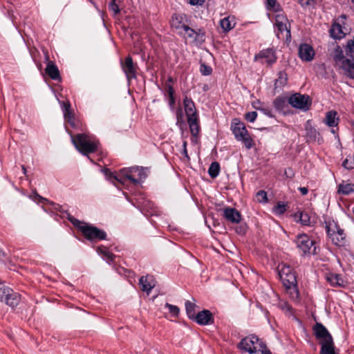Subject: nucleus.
Segmentation results:
<instances>
[{
    "instance_id": "obj_1",
    "label": "nucleus",
    "mask_w": 354,
    "mask_h": 354,
    "mask_svg": "<svg viewBox=\"0 0 354 354\" xmlns=\"http://www.w3.org/2000/svg\"><path fill=\"white\" fill-rule=\"evenodd\" d=\"M68 133L77 150L93 162L88 155L97 151L100 145L98 140L86 133H78L76 136H73L71 132Z\"/></svg>"
},
{
    "instance_id": "obj_2",
    "label": "nucleus",
    "mask_w": 354,
    "mask_h": 354,
    "mask_svg": "<svg viewBox=\"0 0 354 354\" xmlns=\"http://www.w3.org/2000/svg\"><path fill=\"white\" fill-rule=\"evenodd\" d=\"M68 221L77 227L83 234V236L90 241H96L105 240L106 233L98 227L91 225L88 223L79 221L71 215L68 216Z\"/></svg>"
},
{
    "instance_id": "obj_3",
    "label": "nucleus",
    "mask_w": 354,
    "mask_h": 354,
    "mask_svg": "<svg viewBox=\"0 0 354 354\" xmlns=\"http://www.w3.org/2000/svg\"><path fill=\"white\" fill-rule=\"evenodd\" d=\"M331 57L335 65L342 70L344 75L354 80V59L345 55L344 51L340 46H335Z\"/></svg>"
},
{
    "instance_id": "obj_4",
    "label": "nucleus",
    "mask_w": 354,
    "mask_h": 354,
    "mask_svg": "<svg viewBox=\"0 0 354 354\" xmlns=\"http://www.w3.org/2000/svg\"><path fill=\"white\" fill-rule=\"evenodd\" d=\"M238 348L250 354H263L266 351V344L255 335H250L243 338Z\"/></svg>"
},
{
    "instance_id": "obj_5",
    "label": "nucleus",
    "mask_w": 354,
    "mask_h": 354,
    "mask_svg": "<svg viewBox=\"0 0 354 354\" xmlns=\"http://www.w3.org/2000/svg\"><path fill=\"white\" fill-rule=\"evenodd\" d=\"M326 230L332 242L338 246L345 243V234L343 229L334 221L326 223Z\"/></svg>"
},
{
    "instance_id": "obj_6",
    "label": "nucleus",
    "mask_w": 354,
    "mask_h": 354,
    "mask_svg": "<svg viewBox=\"0 0 354 354\" xmlns=\"http://www.w3.org/2000/svg\"><path fill=\"white\" fill-rule=\"evenodd\" d=\"M297 248L303 254L316 253L315 241L306 234H298L295 241Z\"/></svg>"
},
{
    "instance_id": "obj_7",
    "label": "nucleus",
    "mask_w": 354,
    "mask_h": 354,
    "mask_svg": "<svg viewBox=\"0 0 354 354\" xmlns=\"http://www.w3.org/2000/svg\"><path fill=\"white\" fill-rule=\"evenodd\" d=\"M123 181L127 179L133 184L140 183L147 177L145 170L142 167H133L121 171Z\"/></svg>"
},
{
    "instance_id": "obj_8",
    "label": "nucleus",
    "mask_w": 354,
    "mask_h": 354,
    "mask_svg": "<svg viewBox=\"0 0 354 354\" xmlns=\"http://www.w3.org/2000/svg\"><path fill=\"white\" fill-rule=\"evenodd\" d=\"M20 296L18 293L7 286L0 284V301L5 302L7 305L14 308L18 305Z\"/></svg>"
},
{
    "instance_id": "obj_9",
    "label": "nucleus",
    "mask_w": 354,
    "mask_h": 354,
    "mask_svg": "<svg viewBox=\"0 0 354 354\" xmlns=\"http://www.w3.org/2000/svg\"><path fill=\"white\" fill-rule=\"evenodd\" d=\"M279 274L283 286L297 285V277L291 267L285 263L279 266Z\"/></svg>"
},
{
    "instance_id": "obj_10",
    "label": "nucleus",
    "mask_w": 354,
    "mask_h": 354,
    "mask_svg": "<svg viewBox=\"0 0 354 354\" xmlns=\"http://www.w3.org/2000/svg\"><path fill=\"white\" fill-rule=\"evenodd\" d=\"M288 103L294 108L303 111L309 109L311 105V100L308 95L295 93L292 95L288 100Z\"/></svg>"
},
{
    "instance_id": "obj_11",
    "label": "nucleus",
    "mask_w": 354,
    "mask_h": 354,
    "mask_svg": "<svg viewBox=\"0 0 354 354\" xmlns=\"http://www.w3.org/2000/svg\"><path fill=\"white\" fill-rule=\"evenodd\" d=\"M277 59L276 51L273 48L263 49L254 56V61L261 62L262 64L271 66L274 64Z\"/></svg>"
},
{
    "instance_id": "obj_12",
    "label": "nucleus",
    "mask_w": 354,
    "mask_h": 354,
    "mask_svg": "<svg viewBox=\"0 0 354 354\" xmlns=\"http://www.w3.org/2000/svg\"><path fill=\"white\" fill-rule=\"evenodd\" d=\"M121 66L129 81L136 77L138 66L136 64L133 63L131 57L128 56L124 61H122Z\"/></svg>"
},
{
    "instance_id": "obj_13",
    "label": "nucleus",
    "mask_w": 354,
    "mask_h": 354,
    "mask_svg": "<svg viewBox=\"0 0 354 354\" xmlns=\"http://www.w3.org/2000/svg\"><path fill=\"white\" fill-rule=\"evenodd\" d=\"M346 19V16L342 15L340 18L335 20L332 24L331 27L329 30L330 36L335 39H341L346 36V32L343 30L342 23V19Z\"/></svg>"
},
{
    "instance_id": "obj_14",
    "label": "nucleus",
    "mask_w": 354,
    "mask_h": 354,
    "mask_svg": "<svg viewBox=\"0 0 354 354\" xmlns=\"http://www.w3.org/2000/svg\"><path fill=\"white\" fill-rule=\"evenodd\" d=\"M275 25L277 28L278 32L277 36L279 38L280 34H283L286 32V39H289L291 37L290 35V25L288 24V19L282 15H277L275 17Z\"/></svg>"
},
{
    "instance_id": "obj_15",
    "label": "nucleus",
    "mask_w": 354,
    "mask_h": 354,
    "mask_svg": "<svg viewBox=\"0 0 354 354\" xmlns=\"http://www.w3.org/2000/svg\"><path fill=\"white\" fill-rule=\"evenodd\" d=\"M172 28L178 31V34L183 35V30L188 26L186 15L183 13H175L173 15L171 21Z\"/></svg>"
},
{
    "instance_id": "obj_16",
    "label": "nucleus",
    "mask_w": 354,
    "mask_h": 354,
    "mask_svg": "<svg viewBox=\"0 0 354 354\" xmlns=\"http://www.w3.org/2000/svg\"><path fill=\"white\" fill-rule=\"evenodd\" d=\"M185 39H191L194 41L203 43L205 41V32L201 29L196 30L189 26L183 30V35Z\"/></svg>"
},
{
    "instance_id": "obj_17",
    "label": "nucleus",
    "mask_w": 354,
    "mask_h": 354,
    "mask_svg": "<svg viewBox=\"0 0 354 354\" xmlns=\"http://www.w3.org/2000/svg\"><path fill=\"white\" fill-rule=\"evenodd\" d=\"M316 339L324 342L333 338L327 328L321 323L317 322L313 328Z\"/></svg>"
},
{
    "instance_id": "obj_18",
    "label": "nucleus",
    "mask_w": 354,
    "mask_h": 354,
    "mask_svg": "<svg viewBox=\"0 0 354 354\" xmlns=\"http://www.w3.org/2000/svg\"><path fill=\"white\" fill-rule=\"evenodd\" d=\"M299 56L304 62H310L315 57V50L310 44H301L299 47Z\"/></svg>"
},
{
    "instance_id": "obj_19",
    "label": "nucleus",
    "mask_w": 354,
    "mask_h": 354,
    "mask_svg": "<svg viewBox=\"0 0 354 354\" xmlns=\"http://www.w3.org/2000/svg\"><path fill=\"white\" fill-rule=\"evenodd\" d=\"M199 325H209L214 322V317L209 310H203L198 312L194 319H193Z\"/></svg>"
},
{
    "instance_id": "obj_20",
    "label": "nucleus",
    "mask_w": 354,
    "mask_h": 354,
    "mask_svg": "<svg viewBox=\"0 0 354 354\" xmlns=\"http://www.w3.org/2000/svg\"><path fill=\"white\" fill-rule=\"evenodd\" d=\"M223 216L227 221L232 223H239L241 220L240 212L233 207L224 208Z\"/></svg>"
},
{
    "instance_id": "obj_21",
    "label": "nucleus",
    "mask_w": 354,
    "mask_h": 354,
    "mask_svg": "<svg viewBox=\"0 0 354 354\" xmlns=\"http://www.w3.org/2000/svg\"><path fill=\"white\" fill-rule=\"evenodd\" d=\"M139 285L142 291L149 293L155 287L156 281L151 275L143 276L139 280Z\"/></svg>"
},
{
    "instance_id": "obj_22",
    "label": "nucleus",
    "mask_w": 354,
    "mask_h": 354,
    "mask_svg": "<svg viewBox=\"0 0 354 354\" xmlns=\"http://www.w3.org/2000/svg\"><path fill=\"white\" fill-rule=\"evenodd\" d=\"M231 130L235 138L242 136L243 133H245L248 131L245 124L236 118L232 121Z\"/></svg>"
},
{
    "instance_id": "obj_23",
    "label": "nucleus",
    "mask_w": 354,
    "mask_h": 354,
    "mask_svg": "<svg viewBox=\"0 0 354 354\" xmlns=\"http://www.w3.org/2000/svg\"><path fill=\"white\" fill-rule=\"evenodd\" d=\"M183 106L187 118L198 116L195 104L190 97H185L183 99Z\"/></svg>"
},
{
    "instance_id": "obj_24",
    "label": "nucleus",
    "mask_w": 354,
    "mask_h": 354,
    "mask_svg": "<svg viewBox=\"0 0 354 354\" xmlns=\"http://www.w3.org/2000/svg\"><path fill=\"white\" fill-rule=\"evenodd\" d=\"M319 344L321 345L320 354H336L333 338L326 341L319 342Z\"/></svg>"
},
{
    "instance_id": "obj_25",
    "label": "nucleus",
    "mask_w": 354,
    "mask_h": 354,
    "mask_svg": "<svg viewBox=\"0 0 354 354\" xmlns=\"http://www.w3.org/2000/svg\"><path fill=\"white\" fill-rule=\"evenodd\" d=\"M339 118L335 111H329L326 113L324 122L326 124L330 127H337Z\"/></svg>"
},
{
    "instance_id": "obj_26",
    "label": "nucleus",
    "mask_w": 354,
    "mask_h": 354,
    "mask_svg": "<svg viewBox=\"0 0 354 354\" xmlns=\"http://www.w3.org/2000/svg\"><path fill=\"white\" fill-rule=\"evenodd\" d=\"M235 25V17L233 16H227L220 21V26L225 32H227L233 29Z\"/></svg>"
},
{
    "instance_id": "obj_27",
    "label": "nucleus",
    "mask_w": 354,
    "mask_h": 354,
    "mask_svg": "<svg viewBox=\"0 0 354 354\" xmlns=\"http://www.w3.org/2000/svg\"><path fill=\"white\" fill-rule=\"evenodd\" d=\"M187 123L192 136L196 137L200 132L198 115L187 118Z\"/></svg>"
},
{
    "instance_id": "obj_28",
    "label": "nucleus",
    "mask_w": 354,
    "mask_h": 354,
    "mask_svg": "<svg viewBox=\"0 0 354 354\" xmlns=\"http://www.w3.org/2000/svg\"><path fill=\"white\" fill-rule=\"evenodd\" d=\"M46 73L53 80L60 79V74L57 66L53 62H49L45 69Z\"/></svg>"
},
{
    "instance_id": "obj_29",
    "label": "nucleus",
    "mask_w": 354,
    "mask_h": 354,
    "mask_svg": "<svg viewBox=\"0 0 354 354\" xmlns=\"http://www.w3.org/2000/svg\"><path fill=\"white\" fill-rule=\"evenodd\" d=\"M287 293L289 295L290 298L297 303L299 301V292L297 285L285 286Z\"/></svg>"
},
{
    "instance_id": "obj_30",
    "label": "nucleus",
    "mask_w": 354,
    "mask_h": 354,
    "mask_svg": "<svg viewBox=\"0 0 354 354\" xmlns=\"http://www.w3.org/2000/svg\"><path fill=\"white\" fill-rule=\"evenodd\" d=\"M326 279L332 286H341L344 283V281L340 275L337 274H328L326 277Z\"/></svg>"
},
{
    "instance_id": "obj_31",
    "label": "nucleus",
    "mask_w": 354,
    "mask_h": 354,
    "mask_svg": "<svg viewBox=\"0 0 354 354\" xmlns=\"http://www.w3.org/2000/svg\"><path fill=\"white\" fill-rule=\"evenodd\" d=\"M97 252L99 254L102 255V258L108 263H111L114 261L115 255L110 252L104 246L98 247Z\"/></svg>"
},
{
    "instance_id": "obj_32",
    "label": "nucleus",
    "mask_w": 354,
    "mask_h": 354,
    "mask_svg": "<svg viewBox=\"0 0 354 354\" xmlns=\"http://www.w3.org/2000/svg\"><path fill=\"white\" fill-rule=\"evenodd\" d=\"M337 192L343 195H348L354 192V184L342 183L338 185Z\"/></svg>"
},
{
    "instance_id": "obj_33",
    "label": "nucleus",
    "mask_w": 354,
    "mask_h": 354,
    "mask_svg": "<svg viewBox=\"0 0 354 354\" xmlns=\"http://www.w3.org/2000/svg\"><path fill=\"white\" fill-rule=\"evenodd\" d=\"M277 76L278 77L275 80L274 82L275 88L284 86L288 82V75L285 71H279Z\"/></svg>"
},
{
    "instance_id": "obj_34",
    "label": "nucleus",
    "mask_w": 354,
    "mask_h": 354,
    "mask_svg": "<svg viewBox=\"0 0 354 354\" xmlns=\"http://www.w3.org/2000/svg\"><path fill=\"white\" fill-rule=\"evenodd\" d=\"M342 48L345 55L354 59V35L353 39L348 40L346 44Z\"/></svg>"
},
{
    "instance_id": "obj_35",
    "label": "nucleus",
    "mask_w": 354,
    "mask_h": 354,
    "mask_svg": "<svg viewBox=\"0 0 354 354\" xmlns=\"http://www.w3.org/2000/svg\"><path fill=\"white\" fill-rule=\"evenodd\" d=\"M62 109L64 113V117L66 121L68 120V119L72 118L74 117V115L73 112L71 110V104L68 101L67 102H59Z\"/></svg>"
},
{
    "instance_id": "obj_36",
    "label": "nucleus",
    "mask_w": 354,
    "mask_h": 354,
    "mask_svg": "<svg viewBox=\"0 0 354 354\" xmlns=\"http://www.w3.org/2000/svg\"><path fill=\"white\" fill-rule=\"evenodd\" d=\"M274 107L279 111H282L287 106V102L285 97H277L273 102Z\"/></svg>"
},
{
    "instance_id": "obj_37",
    "label": "nucleus",
    "mask_w": 354,
    "mask_h": 354,
    "mask_svg": "<svg viewBox=\"0 0 354 354\" xmlns=\"http://www.w3.org/2000/svg\"><path fill=\"white\" fill-rule=\"evenodd\" d=\"M195 308H196V304L189 301H187L185 302V310H186V313H187V315L188 316V317L190 319H194V317H196V310H195Z\"/></svg>"
},
{
    "instance_id": "obj_38",
    "label": "nucleus",
    "mask_w": 354,
    "mask_h": 354,
    "mask_svg": "<svg viewBox=\"0 0 354 354\" xmlns=\"http://www.w3.org/2000/svg\"><path fill=\"white\" fill-rule=\"evenodd\" d=\"M220 173V165L218 162H213L209 169L208 174L209 176L212 178H215L218 176Z\"/></svg>"
},
{
    "instance_id": "obj_39",
    "label": "nucleus",
    "mask_w": 354,
    "mask_h": 354,
    "mask_svg": "<svg viewBox=\"0 0 354 354\" xmlns=\"http://www.w3.org/2000/svg\"><path fill=\"white\" fill-rule=\"evenodd\" d=\"M306 139L308 142H313L317 139V136L319 135V133L317 130L312 127H306Z\"/></svg>"
},
{
    "instance_id": "obj_40",
    "label": "nucleus",
    "mask_w": 354,
    "mask_h": 354,
    "mask_svg": "<svg viewBox=\"0 0 354 354\" xmlns=\"http://www.w3.org/2000/svg\"><path fill=\"white\" fill-rule=\"evenodd\" d=\"M342 167L348 170L354 169V156L351 155L347 156V157L342 162Z\"/></svg>"
},
{
    "instance_id": "obj_41",
    "label": "nucleus",
    "mask_w": 354,
    "mask_h": 354,
    "mask_svg": "<svg viewBox=\"0 0 354 354\" xmlns=\"http://www.w3.org/2000/svg\"><path fill=\"white\" fill-rule=\"evenodd\" d=\"M165 306V308H168L169 313L171 315L172 317H176L178 316L180 310L177 306L166 303Z\"/></svg>"
},
{
    "instance_id": "obj_42",
    "label": "nucleus",
    "mask_w": 354,
    "mask_h": 354,
    "mask_svg": "<svg viewBox=\"0 0 354 354\" xmlns=\"http://www.w3.org/2000/svg\"><path fill=\"white\" fill-rule=\"evenodd\" d=\"M104 175L111 180H118V182L123 183L122 176H118L114 175L109 169H104L103 170Z\"/></svg>"
},
{
    "instance_id": "obj_43",
    "label": "nucleus",
    "mask_w": 354,
    "mask_h": 354,
    "mask_svg": "<svg viewBox=\"0 0 354 354\" xmlns=\"http://www.w3.org/2000/svg\"><path fill=\"white\" fill-rule=\"evenodd\" d=\"M109 8L113 12V15L115 16L120 12L119 6L116 3L115 0H112L109 4Z\"/></svg>"
},
{
    "instance_id": "obj_44",
    "label": "nucleus",
    "mask_w": 354,
    "mask_h": 354,
    "mask_svg": "<svg viewBox=\"0 0 354 354\" xmlns=\"http://www.w3.org/2000/svg\"><path fill=\"white\" fill-rule=\"evenodd\" d=\"M299 220L301 223L304 225H309L310 223V216L306 212H301Z\"/></svg>"
},
{
    "instance_id": "obj_45",
    "label": "nucleus",
    "mask_w": 354,
    "mask_h": 354,
    "mask_svg": "<svg viewBox=\"0 0 354 354\" xmlns=\"http://www.w3.org/2000/svg\"><path fill=\"white\" fill-rule=\"evenodd\" d=\"M200 72L203 75H209L212 73V69L210 66L202 63L200 66Z\"/></svg>"
},
{
    "instance_id": "obj_46",
    "label": "nucleus",
    "mask_w": 354,
    "mask_h": 354,
    "mask_svg": "<svg viewBox=\"0 0 354 354\" xmlns=\"http://www.w3.org/2000/svg\"><path fill=\"white\" fill-rule=\"evenodd\" d=\"M286 210V205L281 203H278L277 205L274 207V212L278 215L283 214Z\"/></svg>"
},
{
    "instance_id": "obj_47",
    "label": "nucleus",
    "mask_w": 354,
    "mask_h": 354,
    "mask_svg": "<svg viewBox=\"0 0 354 354\" xmlns=\"http://www.w3.org/2000/svg\"><path fill=\"white\" fill-rule=\"evenodd\" d=\"M257 198L259 203H266L268 201L267 193L263 190H260L257 194Z\"/></svg>"
},
{
    "instance_id": "obj_48",
    "label": "nucleus",
    "mask_w": 354,
    "mask_h": 354,
    "mask_svg": "<svg viewBox=\"0 0 354 354\" xmlns=\"http://www.w3.org/2000/svg\"><path fill=\"white\" fill-rule=\"evenodd\" d=\"M257 117V113L256 111L248 112L245 115V119L250 122H254Z\"/></svg>"
},
{
    "instance_id": "obj_49",
    "label": "nucleus",
    "mask_w": 354,
    "mask_h": 354,
    "mask_svg": "<svg viewBox=\"0 0 354 354\" xmlns=\"http://www.w3.org/2000/svg\"><path fill=\"white\" fill-rule=\"evenodd\" d=\"M242 143L245 145V147L248 149L252 148L255 145L254 141L253 140V139L251 138L250 136L249 137H247L246 139H244V140H243V142H242Z\"/></svg>"
},
{
    "instance_id": "obj_50",
    "label": "nucleus",
    "mask_w": 354,
    "mask_h": 354,
    "mask_svg": "<svg viewBox=\"0 0 354 354\" xmlns=\"http://www.w3.org/2000/svg\"><path fill=\"white\" fill-rule=\"evenodd\" d=\"M257 109L258 110H259L260 111H261L264 115H266L270 118L274 117L272 110L269 107L262 106L261 108H257Z\"/></svg>"
},
{
    "instance_id": "obj_51",
    "label": "nucleus",
    "mask_w": 354,
    "mask_h": 354,
    "mask_svg": "<svg viewBox=\"0 0 354 354\" xmlns=\"http://www.w3.org/2000/svg\"><path fill=\"white\" fill-rule=\"evenodd\" d=\"M187 141L184 140V141H183V151H182V154H183L185 158H187V159H189V156H188V152H187Z\"/></svg>"
},
{
    "instance_id": "obj_52",
    "label": "nucleus",
    "mask_w": 354,
    "mask_h": 354,
    "mask_svg": "<svg viewBox=\"0 0 354 354\" xmlns=\"http://www.w3.org/2000/svg\"><path fill=\"white\" fill-rule=\"evenodd\" d=\"M166 91L169 96L174 95V89L171 84H166Z\"/></svg>"
},
{
    "instance_id": "obj_53",
    "label": "nucleus",
    "mask_w": 354,
    "mask_h": 354,
    "mask_svg": "<svg viewBox=\"0 0 354 354\" xmlns=\"http://www.w3.org/2000/svg\"><path fill=\"white\" fill-rule=\"evenodd\" d=\"M66 122H68L71 125V127L74 129L77 128V122L76 121L75 116L73 117L72 118H70V119H68Z\"/></svg>"
},
{
    "instance_id": "obj_54",
    "label": "nucleus",
    "mask_w": 354,
    "mask_h": 354,
    "mask_svg": "<svg viewBox=\"0 0 354 354\" xmlns=\"http://www.w3.org/2000/svg\"><path fill=\"white\" fill-rule=\"evenodd\" d=\"M276 2H277L276 0H267L268 8L276 10V9H275Z\"/></svg>"
},
{
    "instance_id": "obj_55",
    "label": "nucleus",
    "mask_w": 354,
    "mask_h": 354,
    "mask_svg": "<svg viewBox=\"0 0 354 354\" xmlns=\"http://www.w3.org/2000/svg\"><path fill=\"white\" fill-rule=\"evenodd\" d=\"M176 118H177V122L176 124H178L182 121L183 118V111L181 109H178L176 111Z\"/></svg>"
},
{
    "instance_id": "obj_56",
    "label": "nucleus",
    "mask_w": 354,
    "mask_h": 354,
    "mask_svg": "<svg viewBox=\"0 0 354 354\" xmlns=\"http://www.w3.org/2000/svg\"><path fill=\"white\" fill-rule=\"evenodd\" d=\"M187 1L191 5H193V6H196V5L201 6L205 2V0H187Z\"/></svg>"
},
{
    "instance_id": "obj_57",
    "label": "nucleus",
    "mask_w": 354,
    "mask_h": 354,
    "mask_svg": "<svg viewBox=\"0 0 354 354\" xmlns=\"http://www.w3.org/2000/svg\"><path fill=\"white\" fill-rule=\"evenodd\" d=\"M250 134L248 131L245 133H243L242 136H239L238 138H235L237 141H241V142H243L244 139H246L247 137H249Z\"/></svg>"
},
{
    "instance_id": "obj_58",
    "label": "nucleus",
    "mask_w": 354,
    "mask_h": 354,
    "mask_svg": "<svg viewBox=\"0 0 354 354\" xmlns=\"http://www.w3.org/2000/svg\"><path fill=\"white\" fill-rule=\"evenodd\" d=\"M299 191L301 192V195L305 196L308 194V189L305 187H300L298 188Z\"/></svg>"
},
{
    "instance_id": "obj_59",
    "label": "nucleus",
    "mask_w": 354,
    "mask_h": 354,
    "mask_svg": "<svg viewBox=\"0 0 354 354\" xmlns=\"http://www.w3.org/2000/svg\"><path fill=\"white\" fill-rule=\"evenodd\" d=\"M175 104L174 95L169 96V104L171 107H173Z\"/></svg>"
},
{
    "instance_id": "obj_60",
    "label": "nucleus",
    "mask_w": 354,
    "mask_h": 354,
    "mask_svg": "<svg viewBox=\"0 0 354 354\" xmlns=\"http://www.w3.org/2000/svg\"><path fill=\"white\" fill-rule=\"evenodd\" d=\"M299 1L302 6H306L310 4V0H299Z\"/></svg>"
},
{
    "instance_id": "obj_61",
    "label": "nucleus",
    "mask_w": 354,
    "mask_h": 354,
    "mask_svg": "<svg viewBox=\"0 0 354 354\" xmlns=\"http://www.w3.org/2000/svg\"><path fill=\"white\" fill-rule=\"evenodd\" d=\"M172 82H173V78L171 77H169L167 78L166 84H171Z\"/></svg>"
},
{
    "instance_id": "obj_62",
    "label": "nucleus",
    "mask_w": 354,
    "mask_h": 354,
    "mask_svg": "<svg viewBox=\"0 0 354 354\" xmlns=\"http://www.w3.org/2000/svg\"><path fill=\"white\" fill-rule=\"evenodd\" d=\"M21 169H22V170H23V173H24V174H26L27 170H26V168L25 167V166H24V165H21Z\"/></svg>"
},
{
    "instance_id": "obj_63",
    "label": "nucleus",
    "mask_w": 354,
    "mask_h": 354,
    "mask_svg": "<svg viewBox=\"0 0 354 354\" xmlns=\"http://www.w3.org/2000/svg\"><path fill=\"white\" fill-rule=\"evenodd\" d=\"M263 354H272L271 352L267 349V346H266V351Z\"/></svg>"
},
{
    "instance_id": "obj_64",
    "label": "nucleus",
    "mask_w": 354,
    "mask_h": 354,
    "mask_svg": "<svg viewBox=\"0 0 354 354\" xmlns=\"http://www.w3.org/2000/svg\"><path fill=\"white\" fill-rule=\"evenodd\" d=\"M35 196L36 197L39 198V199L42 200V201H46L45 198H43L42 197H41L39 194H35Z\"/></svg>"
}]
</instances>
